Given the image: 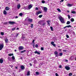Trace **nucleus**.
Masks as SVG:
<instances>
[{"mask_svg": "<svg viewBox=\"0 0 76 76\" xmlns=\"http://www.w3.org/2000/svg\"><path fill=\"white\" fill-rule=\"evenodd\" d=\"M58 18L61 21V22L62 23H65V22H64V19L61 16H59Z\"/></svg>", "mask_w": 76, "mask_h": 76, "instance_id": "obj_1", "label": "nucleus"}, {"mask_svg": "<svg viewBox=\"0 0 76 76\" xmlns=\"http://www.w3.org/2000/svg\"><path fill=\"white\" fill-rule=\"evenodd\" d=\"M9 23L10 25H14V24H15V23H16L15 22H14V21H12V22L9 21Z\"/></svg>", "mask_w": 76, "mask_h": 76, "instance_id": "obj_2", "label": "nucleus"}, {"mask_svg": "<svg viewBox=\"0 0 76 76\" xmlns=\"http://www.w3.org/2000/svg\"><path fill=\"white\" fill-rule=\"evenodd\" d=\"M3 47H4L3 44H0V50H1L3 48Z\"/></svg>", "mask_w": 76, "mask_h": 76, "instance_id": "obj_3", "label": "nucleus"}, {"mask_svg": "<svg viewBox=\"0 0 76 76\" xmlns=\"http://www.w3.org/2000/svg\"><path fill=\"white\" fill-rule=\"evenodd\" d=\"M65 69H66V70H69L70 69V68L68 66H65Z\"/></svg>", "mask_w": 76, "mask_h": 76, "instance_id": "obj_4", "label": "nucleus"}, {"mask_svg": "<svg viewBox=\"0 0 76 76\" xmlns=\"http://www.w3.org/2000/svg\"><path fill=\"white\" fill-rule=\"evenodd\" d=\"M54 54L55 56V57H58V52L57 51H55L54 52Z\"/></svg>", "mask_w": 76, "mask_h": 76, "instance_id": "obj_5", "label": "nucleus"}, {"mask_svg": "<svg viewBox=\"0 0 76 76\" xmlns=\"http://www.w3.org/2000/svg\"><path fill=\"white\" fill-rule=\"evenodd\" d=\"M28 22H32L33 21V19L31 18H29L28 20Z\"/></svg>", "mask_w": 76, "mask_h": 76, "instance_id": "obj_6", "label": "nucleus"}, {"mask_svg": "<svg viewBox=\"0 0 76 76\" xmlns=\"http://www.w3.org/2000/svg\"><path fill=\"white\" fill-rule=\"evenodd\" d=\"M47 25H48V26H50V23L51 22H50V21L48 20L47 21Z\"/></svg>", "mask_w": 76, "mask_h": 76, "instance_id": "obj_7", "label": "nucleus"}, {"mask_svg": "<svg viewBox=\"0 0 76 76\" xmlns=\"http://www.w3.org/2000/svg\"><path fill=\"white\" fill-rule=\"evenodd\" d=\"M35 54H37L38 55H40V53L38 52L37 51H36L34 52Z\"/></svg>", "mask_w": 76, "mask_h": 76, "instance_id": "obj_8", "label": "nucleus"}, {"mask_svg": "<svg viewBox=\"0 0 76 76\" xmlns=\"http://www.w3.org/2000/svg\"><path fill=\"white\" fill-rule=\"evenodd\" d=\"M31 74H30V71H28L27 73L26 76H30Z\"/></svg>", "mask_w": 76, "mask_h": 76, "instance_id": "obj_9", "label": "nucleus"}, {"mask_svg": "<svg viewBox=\"0 0 76 76\" xmlns=\"http://www.w3.org/2000/svg\"><path fill=\"white\" fill-rule=\"evenodd\" d=\"M44 10L45 12H47V8L46 7H44Z\"/></svg>", "mask_w": 76, "mask_h": 76, "instance_id": "obj_10", "label": "nucleus"}, {"mask_svg": "<svg viewBox=\"0 0 76 76\" xmlns=\"http://www.w3.org/2000/svg\"><path fill=\"white\" fill-rule=\"evenodd\" d=\"M23 49V46H20L19 48V50H21Z\"/></svg>", "mask_w": 76, "mask_h": 76, "instance_id": "obj_11", "label": "nucleus"}, {"mask_svg": "<svg viewBox=\"0 0 76 76\" xmlns=\"http://www.w3.org/2000/svg\"><path fill=\"white\" fill-rule=\"evenodd\" d=\"M40 13H41V12L40 11H39L38 12H37V13H36V15L38 16L39 15V14H40Z\"/></svg>", "mask_w": 76, "mask_h": 76, "instance_id": "obj_12", "label": "nucleus"}, {"mask_svg": "<svg viewBox=\"0 0 76 76\" xmlns=\"http://www.w3.org/2000/svg\"><path fill=\"white\" fill-rule=\"evenodd\" d=\"M20 68L22 70H24L25 69V66L23 65L21 66Z\"/></svg>", "mask_w": 76, "mask_h": 76, "instance_id": "obj_13", "label": "nucleus"}, {"mask_svg": "<svg viewBox=\"0 0 76 76\" xmlns=\"http://www.w3.org/2000/svg\"><path fill=\"white\" fill-rule=\"evenodd\" d=\"M74 58V57L73 56H72L69 58V60H73Z\"/></svg>", "mask_w": 76, "mask_h": 76, "instance_id": "obj_14", "label": "nucleus"}, {"mask_svg": "<svg viewBox=\"0 0 76 76\" xmlns=\"http://www.w3.org/2000/svg\"><path fill=\"white\" fill-rule=\"evenodd\" d=\"M28 7V9L30 10L31 9L32 7V6L31 5H30Z\"/></svg>", "mask_w": 76, "mask_h": 76, "instance_id": "obj_15", "label": "nucleus"}, {"mask_svg": "<svg viewBox=\"0 0 76 76\" xmlns=\"http://www.w3.org/2000/svg\"><path fill=\"white\" fill-rule=\"evenodd\" d=\"M20 7V4H18L17 5V9H19Z\"/></svg>", "mask_w": 76, "mask_h": 76, "instance_id": "obj_16", "label": "nucleus"}, {"mask_svg": "<svg viewBox=\"0 0 76 76\" xmlns=\"http://www.w3.org/2000/svg\"><path fill=\"white\" fill-rule=\"evenodd\" d=\"M10 10V8L8 7H5V10Z\"/></svg>", "mask_w": 76, "mask_h": 76, "instance_id": "obj_17", "label": "nucleus"}, {"mask_svg": "<svg viewBox=\"0 0 76 76\" xmlns=\"http://www.w3.org/2000/svg\"><path fill=\"white\" fill-rule=\"evenodd\" d=\"M5 42L6 43H8V42L9 41V40H8V39H6L5 40Z\"/></svg>", "mask_w": 76, "mask_h": 76, "instance_id": "obj_18", "label": "nucleus"}, {"mask_svg": "<svg viewBox=\"0 0 76 76\" xmlns=\"http://www.w3.org/2000/svg\"><path fill=\"white\" fill-rule=\"evenodd\" d=\"M24 9H25V10H28L29 9L28 7H24Z\"/></svg>", "mask_w": 76, "mask_h": 76, "instance_id": "obj_19", "label": "nucleus"}, {"mask_svg": "<svg viewBox=\"0 0 76 76\" xmlns=\"http://www.w3.org/2000/svg\"><path fill=\"white\" fill-rule=\"evenodd\" d=\"M0 63H3V60L1 58L0 59Z\"/></svg>", "mask_w": 76, "mask_h": 76, "instance_id": "obj_20", "label": "nucleus"}, {"mask_svg": "<svg viewBox=\"0 0 76 76\" xmlns=\"http://www.w3.org/2000/svg\"><path fill=\"white\" fill-rule=\"evenodd\" d=\"M67 6L68 7H71V6H72V4H67Z\"/></svg>", "mask_w": 76, "mask_h": 76, "instance_id": "obj_21", "label": "nucleus"}, {"mask_svg": "<svg viewBox=\"0 0 76 76\" xmlns=\"http://www.w3.org/2000/svg\"><path fill=\"white\" fill-rule=\"evenodd\" d=\"M3 13L4 15H6L7 14V12L6 10H4L3 12Z\"/></svg>", "mask_w": 76, "mask_h": 76, "instance_id": "obj_22", "label": "nucleus"}, {"mask_svg": "<svg viewBox=\"0 0 76 76\" xmlns=\"http://www.w3.org/2000/svg\"><path fill=\"white\" fill-rule=\"evenodd\" d=\"M70 23V22L69 21H67L66 24V25H69Z\"/></svg>", "mask_w": 76, "mask_h": 76, "instance_id": "obj_23", "label": "nucleus"}, {"mask_svg": "<svg viewBox=\"0 0 76 76\" xmlns=\"http://www.w3.org/2000/svg\"><path fill=\"white\" fill-rule=\"evenodd\" d=\"M72 13L75 14L76 13V11H73L71 12Z\"/></svg>", "mask_w": 76, "mask_h": 76, "instance_id": "obj_24", "label": "nucleus"}, {"mask_svg": "<svg viewBox=\"0 0 76 76\" xmlns=\"http://www.w3.org/2000/svg\"><path fill=\"white\" fill-rule=\"evenodd\" d=\"M39 73L38 72H36V74L37 75H39Z\"/></svg>", "mask_w": 76, "mask_h": 76, "instance_id": "obj_25", "label": "nucleus"}, {"mask_svg": "<svg viewBox=\"0 0 76 76\" xmlns=\"http://www.w3.org/2000/svg\"><path fill=\"white\" fill-rule=\"evenodd\" d=\"M59 56H63V53H59Z\"/></svg>", "mask_w": 76, "mask_h": 76, "instance_id": "obj_26", "label": "nucleus"}, {"mask_svg": "<svg viewBox=\"0 0 76 76\" xmlns=\"http://www.w3.org/2000/svg\"><path fill=\"white\" fill-rule=\"evenodd\" d=\"M8 56H13V54L11 53V54H9Z\"/></svg>", "mask_w": 76, "mask_h": 76, "instance_id": "obj_27", "label": "nucleus"}, {"mask_svg": "<svg viewBox=\"0 0 76 76\" xmlns=\"http://www.w3.org/2000/svg\"><path fill=\"white\" fill-rule=\"evenodd\" d=\"M12 60H15V56H13L12 57Z\"/></svg>", "mask_w": 76, "mask_h": 76, "instance_id": "obj_28", "label": "nucleus"}, {"mask_svg": "<svg viewBox=\"0 0 76 76\" xmlns=\"http://www.w3.org/2000/svg\"><path fill=\"white\" fill-rule=\"evenodd\" d=\"M25 51H26V50H24L23 51H21V53H24V52H25Z\"/></svg>", "mask_w": 76, "mask_h": 76, "instance_id": "obj_29", "label": "nucleus"}, {"mask_svg": "<svg viewBox=\"0 0 76 76\" xmlns=\"http://www.w3.org/2000/svg\"><path fill=\"white\" fill-rule=\"evenodd\" d=\"M67 28H71V27H72V26L69 25V26H66Z\"/></svg>", "mask_w": 76, "mask_h": 76, "instance_id": "obj_30", "label": "nucleus"}, {"mask_svg": "<svg viewBox=\"0 0 76 76\" xmlns=\"http://www.w3.org/2000/svg\"><path fill=\"white\" fill-rule=\"evenodd\" d=\"M42 17V15H40L39 16V18H41Z\"/></svg>", "mask_w": 76, "mask_h": 76, "instance_id": "obj_31", "label": "nucleus"}, {"mask_svg": "<svg viewBox=\"0 0 76 76\" xmlns=\"http://www.w3.org/2000/svg\"><path fill=\"white\" fill-rule=\"evenodd\" d=\"M57 10L58 12H61V10H60V9H57Z\"/></svg>", "mask_w": 76, "mask_h": 76, "instance_id": "obj_32", "label": "nucleus"}, {"mask_svg": "<svg viewBox=\"0 0 76 76\" xmlns=\"http://www.w3.org/2000/svg\"><path fill=\"white\" fill-rule=\"evenodd\" d=\"M19 15L20 16H22L23 15V14H22V13H20L19 14Z\"/></svg>", "mask_w": 76, "mask_h": 76, "instance_id": "obj_33", "label": "nucleus"}, {"mask_svg": "<svg viewBox=\"0 0 76 76\" xmlns=\"http://www.w3.org/2000/svg\"><path fill=\"white\" fill-rule=\"evenodd\" d=\"M74 20H74V19L72 18L71 19V22H73L74 21Z\"/></svg>", "mask_w": 76, "mask_h": 76, "instance_id": "obj_34", "label": "nucleus"}, {"mask_svg": "<svg viewBox=\"0 0 76 76\" xmlns=\"http://www.w3.org/2000/svg\"><path fill=\"white\" fill-rule=\"evenodd\" d=\"M50 29H51V31H53V27H50Z\"/></svg>", "mask_w": 76, "mask_h": 76, "instance_id": "obj_35", "label": "nucleus"}, {"mask_svg": "<svg viewBox=\"0 0 76 76\" xmlns=\"http://www.w3.org/2000/svg\"><path fill=\"white\" fill-rule=\"evenodd\" d=\"M68 17L69 19H70V18H71L70 17V16L69 15H68Z\"/></svg>", "mask_w": 76, "mask_h": 76, "instance_id": "obj_36", "label": "nucleus"}, {"mask_svg": "<svg viewBox=\"0 0 76 76\" xmlns=\"http://www.w3.org/2000/svg\"><path fill=\"white\" fill-rule=\"evenodd\" d=\"M54 44V42H51V44H52V45H53Z\"/></svg>", "mask_w": 76, "mask_h": 76, "instance_id": "obj_37", "label": "nucleus"}, {"mask_svg": "<svg viewBox=\"0 0 76 76\" xmlns=\"http://www.w3.org/2000/svg\"><path fill=\"white\" fill-rule=\"evenodd\" d=\"M72 73H70L69 74V76H72Z\"/></svg>", "mask_w": 76, "mask_h": 76, "instance_id": "obj_38", "label": "nucleus"}, {"mask_svg": "<svg viewBox=\"0 0 76 76\" xmlns=\"http://www.w3.org/2000/svg\"><path fill=\"white\" fill-rule=\"evenodd\" d=\"M15 28H13L12 29V31H15Z\"/></svg>", "mask_w": 76, "mask_h": 76, "instance_id": "obj_39", "label": "nucleus"}, {"mask_svg": "<svg viewBox=\"0 0 76 76\" xmlns=\"http://www.w3.org/2000/svg\"><path fill=\"white\" fill-rule=\"evenodd\" d=\"M1 34L2 35H4V33L3 32H1Z\"/></svg>", "mask_w": 76, "mask_h": 76, "instance_id": "obj_40", "label": "nucleus"}, {"mask_svg": "<svg viewBox=\"0 0 76 76\" xmlns=\"http://www.w3.org/2000/svg\"><path fill=\"white\" fill-rule=\"evenodd\" d=\"M42 3H45V1H42Z\"/></svg>", "mask_w": 76, "mask_h": 76, "instance_id": "obj_41", "label": "nucleus"}, {"mask_svg": "<svg viewBox=\"0 0 76 76\" xmlns=\"http://www.w3.org/2000/svg\"><path fill=\"white\" fill-rule=\"evenodd\" d=\"M33 24H31V28H33Z\"/></svg>", "mask_w": 76, "mask_h": 76, "instance_id": "obj_42", "label": "nucleus"}, {"mask_svg": "<svg viewBox=\"0 0 76 76\" xmlns=\"http://www.w3.org/2000/svg\"><path fill=\"white\" fill-rule=\"evenodd\" d=\"M66 37L67 38H69V36L68 35H66Z\"/></svg>", "mask_w": 76, "mask_h": 76, "instance_id": "obj_43", "label": "nucleus"}, {"mask_svg": "<svg viewBox=\"0 0 76 76\" xmlns=\"http://www.w3.org/2000/svg\"><path fill=\"white\" fill-rule=\"evenodd\" d=\"M21 38L22 39H25V37L23 36H22Z\"/></svg>", "mask_w": 76, "mask_h": 76, "instance_id": "obj_44", "label": "nucleus"}, {"mask_svg": "<svg viewBox=\"0 0 76 76\" xmlns=\"http://www.w3.org/2000/svg\"><path fill=\"white\" fill-rule=\"evenodd\" d=\"M46 23H43L42 24L43 26H45V25Z\"/></svg>", "mask_w": 76, "mask_h": 76, "instance_id": "obj_45", "label": "nucleus"}, {"mask_svg": "<svg viewBox=\"0 0 76 76\" xmlns=\"http://www.w3.org/2000/svg\"><path fill=\"white\" fill-rule=\"evenodd\" d=\"M41 50H44V48L43 47H42L41 48Z\"/></svg>", "mask_w": 76, "mask_h": 76, "instance_id": "obj_46", "label": "nucleus"}, {"mask_svg": "<svg viewBox=\"0 0 76 76\" xmlns=\"http://www.w3.org/2000/svg\"><path fill=\"white\" fill-rule=\"evenodd\" d=\"M55 75H56V76H58V75L57 73H56L55 74Z\"/></svg>", "mask_w": 76, "mask_h": 76, "instance_id": "obj_47", "label": "nucleus"}, {"mask_svg": "<svg viewBox=\"0 0 76 76\" xmlns=\"http://www.w3.org/2000/svg\"><path fill=\"white\" fill-rule=\"evenodd\" d=\"M38 47V45L36 44L35 45V47Z\"/></svg>", "mask_w": 76, "mask_h": 76, "instance_id": "obj_48", "label": "nucleus"}, {"mask_svg": "<svg viewBox=\"0 0 76 76\" xmlns=\"http://www.w3.org/2000/svg\"><path fill=\"white\" fill-rule=\"evenodd\" d=\"M4 24L5 25H7V22H6L4 23Z\"/></svg>", "mask_w": 76, "mask_h": 76, "instance_id": "obj_49", "label": "nucleus"}, {"mask_svg": "<svg viewBox=\"0 0 76 76\" xmlns=\"http://www.w3.org/2000/svg\"><path fill=\"white\" fill-rule=\"evenodd\" d=\"M69 31L70 32H73V31H72V30H69Z\"/></svg>", "mask_w": 76, "mask_h": 76, "instance_id": "obj_50", "label": "nucleus"}, {"mask_svg": "<svg viewBox=\"0 0 76 76\" xmlns=\"http://www.w3.org/2000/svg\"><path fill=\"white\" fill-rule=\"evenodd\" d=\"M35 10H38V7H36L35 8Z\"/></svg>", "mask_w": 76, "mask_h": 76, "instance_id": "obj_51", "label": "nucleus"}, {"mask_svg": "<svg viewBox=\"0 0 76 76\" xmlns=\"http://www.w3.org/2000/svg\"><path fill=\"white\" fill-rule=\"evenodd\" d=\"M18 35H19V34H17V35H16V37H18Z\"/></svg>", "mask_w": 76, "mask_h": 76, "instance_id": "obj_52", "label": "nucleus"}, {"mask_svg": "<svg viewBox=\"0 0 76 76\" xmlns=\"http://www.w3.org/2000/svg\"><path fill=\"white\" fill-rule=\"evenodd\" d=\"M63 1H64V0H61L60 2V3H61V2H63Z\"/></svg>", "mask_w": 76, "mask_h": 76, "instance_id": "obj_53", "label": "nucleus"}, {"mask_svg": "<svg viewBox=\"0 0 76 76\" xmlns=\"http://www.w3.org/2000/svg\"><path fill=\"white\" fill-rule=\"evenodd\" d=\"M15 19H17V18H18V17L17 16H16L15 17Z\"/></svg>", "mask_w": 76, "mask_h": 76, "instance_id": "obj_54", "label": "nucleus"}, {"mask_svg": "<svg viewBox=\"0 0 76 76\" xmlns=\"http://www.w3.org/2000/svg\"><path fill=\"white\" fill-rule=\"evenodd\" d=\"M61 65H60L59 66V68H61Z\"/></svg>", "mask_w": 76, "mask_h": 76, "instance_id": "obj_55", "label": "nucleus"}, {"mask_svg": "<svg viewBox=\"0 0 76 76\" xmlns=\"http://www.w3.org/2000/svg\"><path fill=\"white\" fill-rule=\"evenodd\" d=\"M53 45L54 47H56V44H53Z\"/></svg>", "mask_w": 76, "mask_h": 76, "instance_id": "obj_56", "label": "nucleus"}, {"mask_svg": "<svg viewBox=\"0 0 76 76\" xmlns=\"http://www.w3.org/2000/svg\"><path fill=\"white\" fill-rule=\"evenodd\" d=\"M67 26H66L64 27V29H65V28H67Z\"/></svg>", "mask_w": 76, "mask_h": 76, "instance_id": "obj_57", "label": "nucleus"}, {"mask_svg": "<svg viewBox=\"0 0 76 76\" xmlns=\"http://www.w3.org/2000/svg\"><path fill=\"white\" fill-rule=\"evenodd\" d=\"M58 50L59 51H61V49H58Z\"/></svg>", "mask_w": 76, "mask_h": 76, "instance_id": "obj_58", "label": "nucleus"}, {"mask_svg": "<svg viewBox=\"0 0 76 76\" xmlns=\"http://www.w3.org/2000/svg\"><path fill=\"white\" fill-rule=\"evenodd\" d=\"M65 61H66V62H68V60L66 59V60H65Z\"/></svg>", "mask_w": 76, "mask_h": 76, "instance_id": "obj_59", "label": "nucleus"}, {"mask_svg": "<svg viewBox=\"0 0 76 76\" xmlns=\"http://www.w3.org/2000/svg\"><path fill=\"white\" fill-rule=\"evenodd\" d=\"M34 41H35V40H33V41H32L33 43H34Z\"/></svg>", "mask_w": 76, "mask_h": 76, "instance_id": "obj_60", "label": "nucleus"}, {"mask_svg": "<svg viewBox=\"0 0 76 76\" xmlns=\"http://www.w3.org/2000/svg\"><path fill=\"white\" fill-rule=\"evenodd\" d=\"M39 23H40L41 25H42V24L41 23V22H39Z\"/></svg>", "mask_w": 76, "mask_h": 76, "instance_id": "obj_61", "label": "nucleus"}, {"mask_svg": "<svg viewBox=\"0 0 76 76\" xmlns=\"http://www.w3.org/2000/svg\"><path fill=\"white\" fill-rule=\"evenodd\" d=\"M22 71V70H21V69H19V72H20V71Z\"/></svg>", "mask_w": 76, "mask_h": 76, "instance_id": "obj_62", "label": "nucleus"}, {"mask_svg": "<svg viewBox=\"0 0 76 76\" xmlns=\"http://www.w3.org/2000/svg\"><path fill=\"white\" fill-rule=\"evenodd\" d=\"M66 50H64L63 51H64L65 52H66Z\"/></svg>", "mask_w": 76, "mask_h": 76, "instance_id": "obj_63", "label": "nucleus"}, {"mask_svg": "<svg viewBox=\"0 0 76 76\" xmlns=\"http://www.w3.org/2000/svg\"><path fill=\"white\" fill-rule=\"evenodd\" d=\"M67 12H68V13H69L70 12H69V10H67Z\"/></svg>", "mask_w": 76, "mask_h": 76, "instance_id": "obj_64", "label": "nucleus"}]
</instances>
